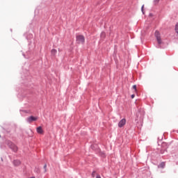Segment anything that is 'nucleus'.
<instances>
[{
	"mask_svg": "<svg viewBox=\"0 0 178 178\" xmlns=\"http://www.w3.org/2000/svg\"><path fill=\"white\" fill-rule=\"evenodd\" d=\"M8 147H10V148L13 149L14 152H17V146H16V145L13 144L12 142L8 143Z\"/></svg>",
	"mask_w": 178,
	"mask_h": 178,
	"instance_id": "7ed1b4c3",
	"label": "nucleus"
},
{
	"mask_svg": "<svg viewBox=\"0 0 178 178\" xmlns=\"http://www.w3.org/2000/svg\"><path fill=\"white\" fill-rule=\"evenodd\" d=\"M155 37L157 40V42L159 44H162V40L161 39V33H159V31H156L155 32Z\"/></svg>",
	"mask_w": 178,
	"mask_h": 178,
	"instance_id": "f03ea898",
	"label": "nucleus"
},
{
	"mask_svg": "<svg viewBox=\"0 0 178 178\" xmlns=\"http://www.w3.org/2000/svg\"><path fill=\"white\" fill-rule=\"evenodd\" d=\"M159 168H161V169H163L165 168V163L162 162L159 165Z\"/></svg>",
	"mask_w": 178,
	"mask_h": 178,
	"instance_id": "6e6552de",
	"label": "nucleus"
},
{
	"mask_svg": "<svg viewBox=\"0 0 178 178\" xmlns=\"http://www.w3.org/2000/svg\"><path fill=\"white\" fill-rule=\"evenodd\" d=\"M36 120H38V118L34 116H31L27 118V122L29 123H32V122H35Z\"/></svg>",
	"mask_w": 178,
	"mask_h": 178,
	"instance_id": "20e7f679",
	"label": "nucleus"
},
{
	"mask_svg": "<svg viewBox=\"0 0 178 178\" xmlns=\"http://www.w3.org/2000/svg\"><path fill=\"white\" fill-rule=\"evenodd\" d=\"M133 88H134V92H137V86L134 85V86H133Z\"/></svg>",
	"mask_w": 178,
	"mask_h": 178,
	"instance_id": "9d476101",
	"label": "nucleus"
},
{
	"mask_svg": "<svg viewBox=\"0 0 178 178\" xmlns=\"http://www.w3.org/2000/svg\"><path fill=\"white\" fill-rule=\"evenodd\" d=\"M141 10H142L143 13H144V5L142 6Z\"/></svg>",
	"mask_w": 178,
	"mask_h": 178,
	"instance_id": "ddd939ff",
	"label": "nucleus"
},
{
	"mask_svg": "<svg viewBox=\"0 0 178 178\" xmlns=\"http://www.w3.org/2000/svg\"><path fill=\"white\" fill-rule=\"evenodd\" d=\"M134 97H135L134 95H131V98H132V99H133V98H134Z\"/></svg>",
	"mask_w": 178,
	"mask_h": 178,
	"instance_id": "dca6fc26",
	"label": "nucleus"
},
{
	"mask_svg": "<svg viewBox=\"0 0 178 178\" xmlns=\"http://www.w3.org/2000/svg\"><path fill=\"white\" fill-rule=\"evenodd\" d=\"M96 178H101V176H100L99 175H97L96 176Z\"/></svg>",
	"mask_w": 178,
	"mask_h": 178,
	"instance_id": "2eb2a0df",
	"label": "nucleus"
},
{
	"mask_svg": "<svg viewBox=\"0 0 178 178\" xmlns=\"http://www.w3.org/2000/svg\"><path fill=\"white\" fill-rule=\"evenodd\" d=\"M92 177H95V171H93L92 173Z\"/></svg>",
	"mask_w": 178,
	"mask_h": 178,
	"instance_id": "f8f14e48",
	"label": "nucleus"
},
{
	"mask_svg": "<svg viewBox=\"0 0 178 178\" xmlns=\"http://www.w3.org/2000/svg\"><path fill=\"white\" fill-rule=\"evenodd\" d=\"M77 44H84L86 42V38L82 35H79L76 36Z\"/></svg>",
	"mask_w": 178,
	"mask_h": 178,
	"instance_id": "f257e3e1",
	"label": "nucleus"
},
{
	"mask_svg": "<svg viewBox=\"0 0 178 178\" xmlns=\"http://www.w3.org/2000/svg\"><path fill=\"white\" fill-rule=\"evenodd\" d=\"M44 173L47 172V164L44 165Z\"/></svg>",
	"mask_w": 178,
	"mask_h": 178,
	"instance_id": "9b49d317",
	"label": "nucleus"
},
{
	"mask_svg": "<svg viewBox=\"0 0 178 178\" xmlns=\"http://www.w3.org/2000/svg\"><path fill=\"white\" fill-rule=\"evenodd\" d=\"M36 131H37V133H38V134H43V133H44V130H42V127H38L36 129Z\"/></svg>",
	"mask_w": 178,
	"mask_h": 178,
	"instance_id": "423d86ee",
	"label": "nucleus"
},
{
	"mask_svg": "<svg viewBox=\"0 0 178 178\" xmlns=\"http://www.w3.org/2000/svg\"><path fill=\"white\" fill-rule=\"evenodd\" d=\"M56 52H57V51H56V49H53L51 50V54H52L53 55H56Z\"/></svg>",
	"mask_w": 178,
	"mask_h": 178,
	"instance_id": "1a4fd4ad",
	"label": "nucleus"
},
{
	"mask_svg": "<svg viewBox=\"0 0 178 178\" xmlns=\"http://www.w3.org/2000/svg\"><path fill=\"white\" fill-rule=\"evenodd\" d=\"M15 166H19L22 163L19 160H15L13 162Z\"/></svg>",
	"mask_w": 178,
	"mask_h": 178,
	"instance_id": "0eeeda50",
	"label": "nucleus"
},
{
	"mask_svg": "<svg viewBox=\"0 0 178 178\" xmlns=\"http://www.w3.org/2000/svg\"><path fill=\"white\" fill-rule=\"evenodd\" d=\"M126 124V119L123 118L118 123V127H123Z\"/></svg>",
	"mask_w": 178,
	"mask_h": 178,
	"instance_id": "39448f33",
	"label": "nucleus"
},
{
	"mask_svg": "<svg viewBox=\"0 0 178 178\" xmlns=\"http://www.w3.org/2000/svg\"><path fill=\"white\" fill-rule=\"evenodd\" d=\"M159 2V0H154V3H158Z\"/></svg>",
	"mask_w": 178,
	"mask_h": 178,
	"instance_id": "4468645a",
	"label": "nucleus"
}]
</instances>
